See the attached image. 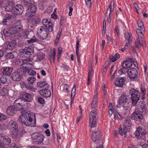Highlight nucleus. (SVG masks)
<instances>
[{
  "instance_id": "obj_1",
  "label": "nucleus",
  "mask_w": 148,
  "mask_h": 148,
  "mask_svg": "<svg viewBox=\"0 0 148 148\" xmlns=\"http://www.w3.org/2000/svg\"><path fill=\"white\" fill-rule=\"evenodd\" d=\"M18 120L20 123H24L27 126L33 127L36 125V118L34 114H30L29 112H23L19 117Z\"/></svg>"
},
{
  "instance_id": "obj_2",
  "label": "nucleus",
  "mask_w": 148,
  "mask_h": 148,
  "mask_svg": "<svg viewBox=\"0 0 148 148\" xmlns=\"http://www.w3.org/2000/svg\"><path fill=\"white\" fill-rule=\"evenodd\" d=\"M26 72L25 69L20 68L12 73L11 75L12 79L14 81H19L21 79L22 76L25 74Z\"/></svg>"
},
{
  "instance_id": "obj_3",
  "label": "nucleus",
  "mask_w": 148,
  "mask_h": 148,
  "mask_svg": "<svg viewBox=\"0 0 148 148\" xmlns=\"http://www.w3.org/2000/svg\"><path fill=\"white\" fill-rule=\"evenodd\" d=\"M98 117V113L96 111L93 110L90 112L89 116V124L91 127L96 126V121Z\"/></svg>"
},
{
  "instance_id": "obj_4",
  "label": "nucleus",
  "mask_w": 148,
  "mask_h": 148,
  "mask_svg": "<svg viewBox=\"0 0 148 148\" xmlns=\"http://www.w3.org/2000/svg\"><path fill=\"white\" fill-rule=\"evenodd\" d=\"M9 127L11 135L13 137L16 136L18 131L17 123L15 121H11L9 122Z\"/></svg>"
},
{
  "instance_id": "obj_5",
  "label": "nucleus",
  "mask_w": 148,
  "mask_h": 148,
  "mask_svg": "<svg viewBox=\"0 0 148 148\" xmlns=\"http://www.w3.org/2000/svg\"><path fill=\"white\" fill-rule=\"evenodd\" d=\"M130 94L131 95L132 103L133 106L136 105L140 97V95L138 91L134 88L130 91Z\"/></svg>"
},
{
  "instance_id": "obj_6",
  "label": "nucleus",
  "mask_w": 148,
  "mask_h": 148,
  "mask_svg": "<svg viewBox=\"0 0 148 148\" xmlns=\"http://www.w3.org/2000/svg\"><path fill=\"white\" fill-rule=\"evenodd\" d=\"M33 51V48L32 47H25L23 49L20 50V54L22 57L26 58L29 57L31 55V53Z\"/></svg>"
},
{
  "instance_id": "obj_7",
  "label": "nucleus",
  "mask_w": 148,
  "mask_h": 148,
  "mask_svg": "<svg viewBox=\"0 0 148 148\" xmlns=\"http://www.w3.org/2000/svg\"><path fill=\"white\" fill-rule=\"evenodd\" d=\"M32 138L34 142L37 144H41L44 140V136L42 134L35 133L32 135Z\"/></svg>"
},
{
  "instance_id": "obj_8",
  "label": "nucleus",
  "mask_w": 148,
  "mask_h": 148,
  "mask_svg": "<svg viewBox=\"0 0 148 148\" xmlns=\"http://www.w3.org/2000/svg\"><path fill=\"white\" fill-rule=\"evenodd\" d=\"M37 32L39 38L43 40L47 38L48 32L44 27H40L38 28Z\"/></svg>"
},
{
  "instance_id": "obj_9",
  "label": "nucleus",
  "mask_w": 148,
  "mask_h": 148,
  "mask_svg": "<svg viewBox=\"0 0 148 148\" xmlns=\"http://www.w3.org/2000/svg\"><path fill=\"white\" fill-rule=\"evenodd\" d=\"M24 100L21 99H16L14 103V105L15 108L16 110H20L23 108L24 105Z\"/></svg>"
},
{
  "instance_id": "obj_10",
  "label": "nucleus",
  "mask_w": 148,
  "mask_h": 148,
  "mask_svg": "<svg viewBox=\"0 0 148 148\" xmlns=\"http://www.w3.org/2000/svg\"><path fill=\"white\" fill-rule=\"evenodd\" d=\"M127 97L124 95H122L118 101V104L116 106L117 107H120L121 106L127 105L129 101Z\"/></svg>"
},
{
  "instance_id": "obj_11",
  "label": "nucleus",
  "mask_w": 148,
  "mask_h": 148,
  "mask_svg": "<svg viewBox=\"0 0 148 148\" xmlns=\"http://www.w3.org/2000/svg\"><path fill=\"white\" fill-rule=\"evenodd\" d=\"M43 25L48 29L50 32H52L53 30V25L52 23L50 22V19L47 18L43 19L42 20Z\"/></svg>"
},
{
  "instance_id": "obj_12",
  "label": "nucleus",
  "mask_w": 148,
  "mask_h": 148,
  "mask_svg": "<svg viewBox=\"0 0 148 148\" xmlns=\"http://www.w3.org/2000/svg\"><path fill=\"white\" fill-rule=\"evenodd\" d=\"M36 10V8L34 5H29L27 7V13L30 17H32L35 15Z\"/></svg>"
},
{
  "instance_id": "obj_13",
  "label": "nucleus",
  "mask_w": 148,
  "mask_h": 148,
  "mask_svg": "<svg viewBox=\"0 0 148 148\" xmlns=\"http://www.w3.org/2000/svg\"><path fill=\"white\" fill-rule=\"evenodd\" d=\"M96 130L92 134V139L93 142L98 143L99 142V139L100 137L101 132L99 130Z\"/></svg>"
},
{
  "instance_id": "obj_14",
  "label": "nucleus",
  "mask_w": 148,
  "mask_h": 148,
  "mask_svg": "<svg viewBox=\"0 0 148 148\" xmlns=\"http://www.w3.org/2000/svg\"><path fill=\"white\" fill-rule=\"evenodd\" d=\"M128 76L131 79H133L136 77L138 73L137 69L135 68H131L129 69L127 71Z\"/></svg>"
},
{
  "instance_id": "obj_15",
  "label": "nucleus",
  "mask_w": 148,
  "mask_h": 148,
  "mask_svg": "<svg viewBox=\"0 0 148 148\" xmlns=\"http://www.w3.org/2000/svg\"><path fill=\"white\" fill-rule=\"evenodd\" d=\"M142 115V114H141L139 113L137 109L135 110L134 112L131 115V118L132 119L140 121L142 120L143 118Z\"/></svg>"
},
{
  "instance_id": "obj_16",
  "label": "nucleus",
  "mask_w": 148,
  "mask_h": 148,
  "mask_svg": "<svg viewBox=\"0 0 148 148\" xmlns=\"http://www.w3.org/2000/svg\"><path fill=\"white\" fill-rule=\"evenodd\" d=\"M125 77H119L116 78L114 82L115 85L116 86L122 87L126 81Z\"/></svg>"
},
{
  "instance_id": "obj_17",
  "label": "nucleus",
  "mask_w": 148,
  "mask_h": 148,
  "mask_svg": "<svg viewBox=\"0 0 148 148\" xmlns=\"http://www.w3.org/2000/svg\"><path fill=\"white\" fill-rule=\"evenodd\" d=\"M16 45V42L15 41H13L10 42H7L4 45L5 50H12L14 48Z\"/></svg>"
},
{
  "instance_id": "obj_18",
  "label": "nucleus",
  "mask_w": 148,
  "mask_h": 148,
  "mask_svg": "<svg viewBox=\"0 0 148 148\" xmlns=\"http://www.w3.org/2000/svg\"><path fill=\"white\" fill-rule=\"evenodd\" d=\"M138 107L140 111L142 112V114H145L147 111V108L144 101L140 102L138 105Z\"/></svg>"
},
{
  "instance_id": "obj_19",
  "label": "nucleus",
  "mask_w": 148,
  "mask_h": 148,
  "mask_svg": "<svg viewBox=\"0 0 148 148\" xmlns=\"http://www.w3.org/2000/svg\"><path fill=\"white\" fill-rule=\"evenodd\" d=\"M24 8L23 6L21 5H16L14 8V14L16 15L21 14L23 12Z\"/></svg>"
},
{
  "instance_id": "obj_20",
  "label": "nucleus",
  "mask_w": 148,
  "mask_h": 148,
  "mask_svg": "<svg viewBox=\"0 0 148 148\" xmlns=\"http://www.w3.org/2000/svg\"><path fill=\"white\" fill-rule=\"evenodd\" d=\"M129 60H126L123 61L122 64V67L123 68L128 69L132 65V62L133 60L132 58H129Z\"/></svg>"
},
{
  "instance_id": "obj_21",
  "label": "nucleus",
  "mask_w": 148,
  "mask_h": 148,
  "mask_svg": "<svg viewBox=\"0 0 148 148\" xmlns=\"http://www.w3.org/2000/svg\"><path fill=\"white\" fill-rule=\"evenodd\" d=\"M39 92L40 94L44 97H49L51 95V92L47 89L40 90Z\"/></svg>"
},
{
  "instance_id": "obj_22",
  "label": "nucleus",
  "mask_w": 148,
  "mask_h": 148,
  "mask_svg": "<svg viewBox=\"0 0 148 148\" xmlns=\"http://www.w3.org/2000/svg\"><path fill=\"white\" fill-rule=\"evenodd\" d=\"M124 35L126 39H127V41L126 42V44L125 46V48L126 49L130 46V43L132 41V39L131 38V35L130 33H128L125 34Z\"/></svg>"
},
{
  "instance_id": "obj_23",
  "label": "nucleus",
  "mask_w": 148,
  "mask_h": 148,
  "mask_svg": "<svg viewBox=\"0 0 148 148\" xmlns=\"http://www.w3.org/2000/svg\"><path fill=\"white\" fill-rule=\"evenodd\" d=\"M1 82L3 84H8L10 83L11 81L9 76L3 75L0 78Z\"/></svg>"
},
{
  "instance_id": "obj_24",
  "label": "nucleus",
  "mask_w": 148,
  "mask_h": 148,
  "mask_svg": "<svg viewBox=\"0 0 148 148\" xmlns=\"http://www.w3.org/2000/svg\"><path fill=\"white\" fill-rule=\"evenodd\" d=\"M145 129L142 127H139L137 129L135 132V135L136 136H139L140 135L143 136L145 134Z\"/></svg>"
},
{
  "instance_id": "obj_25",
  "label": "nucleus",
  "mask_w": 148,
  "mask_h": 148,
  "mask_svg": "<svg viewBox=\"0 0 148 148\" xmlns=\"http://www.w3.org/2000/svg\"><path fill=\"white\" fill-rule=\"evenodd\" d=\"M79 41L78 40H77L76 45V54L78 62L79 64L80 63V57L81 55L79 53Z\"/></svg>"
},
{
  "instance_id": "obj_26",
  "label": "nucleus",
  "mask_w": 148,
  "mask_h": 148,
  "mask_svg": "<svg viewBox=\"0 0 148 148\" xmlns=\"http://www.w3.org/2000/svg\"><path fill=\"white\" fill-rule=\"evenodd\" d=\"M18 32H19L22 30L23 26L21 21L19 20L17 21L14 24Z\"/></svg>"
},
{
  "instance_id": "obj_27",
  "label": "nucleus",
  "mask_w": 148,
  "mask_h": 148,
  "mask_svg": "<svg viewBox=\"0 0 148 148\" xmlns=\"http://www.w3.org/2000/svg\"><path fill=\"white\" fill-rule=\"evenodd\" d=\"M15 108L14 106H10L7 108L6 110L7 114L9 116L13 115L15 112Z\"/></svg>"
},
{
  "instance_id": "obj_28",
  "label": "nucleus",
  "mask_w": 148,
  "mask_h": 148,
  "mask_svg": "<svg viewBox=\"0 0 148 148\" xmlns=\"http://www.w3.org/2000/svg\"><path fill=\"white\" fill-rule=\"evenodd\" d=\"M36 80L35 78L33 76L30 77L27 79L25 82H23L22 85H30L32 84Z\"/></svg>"
},
{
  "instance_id": "obj_29",
  "label": "nucleus",
  "mask_w": 148,
  "mask_h": 148,
  "mask_svg": "<svg viewBox=\"0 0 148 148\" xmlns=\"http://www.w3.org/2000/svg\"><path fill=\"white\" fill-rule=\"evenodd\" d=\"M3 69V75L8 76L12 73L13 68L12 67H4Z\"/></svg>"
},
{
  "instance_id": "obj_30",
  "label": "nucleus",
  "mask_w": 148,
  "mask_h": 148,
  "mask_svg": "<svg viewBox=\"0 0 148 148\" xmlns=\"http://www.w3.org/2000/svg\"><path fill=\"white\" fill-rule=\"evenodd\" d=\"M129 127H126L125 126H123V129L121 127L119 128V132L121 135H125V137H126L127 132L129 131Z\"/></svg>"
},
{
  "instance_id": "obj_31",
  "label": "nucleus",
  "mask_w": 148,
  "mask_h": 148,
  "mask_svg": "<svg viewBox=\"0 0 148 148\" xmlns=\"http://www.w3.org/2000/svg\"><path fill=\"white\" fill-rule=\"evenodd\" d=\"M34 34L33 32L25 31L22 33V36L25 38H30L31 37V35H34Z\"/></svg>"
},
{
  "instance_id": "obj_32",
  "label": "nucleus",
  "mask_w": 148,
  "mask_h": 148,
  "mask_svg": "<svg viewBox=\"0 0 148 148\" xmlns=\"http://www.w3.org/2000/svg\"><path fill=\"white\" fill-rule=\"evenodd\" d=\"M22 97L23 98L21 99H24V102L30 101H31L32 96L30 94L25 92L22 94Z\"/></svg>"
},
{
  "instance_id": "obj_33",
  "label": "nucleus",
  "mask_w": 148,
  "mask_h": 148,
  "mask_svg": "<svg viewBox=\"0 0 148 148\" xmlns=\"http://www.w3.org/2000/svg\"><path fill=\"white\" fill-rule=\"evenodd\" d=\"M140 38H138L135 42V45L138 48H139L141 45H142L143 44V38H142L141 40Z\"/></svg>"
},
{
  "instance_id": "obj_34",
  "label": "nucleus",
  "mask_w": 148,
  "mask_h": 148,
  "mask_svg": "<svg viewBox=\"0 0 148 148\" xmlns=\"http://www.w3.org/2000/svg\"><path fill=\"white\" fill-rule=\"evenodd\" d=\"M5 10L8 12L11 11L13 9V3L12 2H8L5 7Z\"/></svg>"
},
{
  "instance_id": "obj_35",
  "label": "nucleus",
  "mask_w": 148,
  "mask_h": 148,
  "mask_svg": "<svg viewBox=\"0 0 148 148\" xmlns=\"http://www.w3.org/2000/svg\"><path fill=\"white\" fill-rule=\"evenodd\" d=\"M8 30L10 32V33L12 34H14L18 32L14 24L11 25L8 28Z\"/></svg>"
},
{
  "instance_id": "obj_36",
  "label": "nucleus",
  "mask_w": 148,
  "mask_h": 148,
  "mask_svg": "<svg viewBox=\"0 0 148 148\" xmlns=\"http://www.w3.org/2000/svg\"><path fill=\"white\" fill-rule=\"evenodd\" d=\"M37 86L40 88L45 87V88H47L49 87V85L45 81H41L37 83Z\"/></svg>"
},
{
  "instance_id": "obj_37",
  "label": "nucleus",
  "mask_w": 148,
  "mask_h": 148,
  "mask_svg": "<svg viewBox=\"0 0 148 148\" xmlns=\"http://www.w3.org/2000/svg\"><path fill=\"white\" fill-rule=\"evenodd\" d=\"M114 3L113 1H112L110 3V5H109L108 9L107 10V12L106 13L107 14H110L111 12L112 11L114 8Z\"/></svg>"
},
{
  "instance_id": "obj_38",
  "label": "nucleus",
  "mask_w": 148,
  "mask_h": 148,
  "mask_svg": "<svg viewBox=\"0 0 148 148\" xmlns=\"http://www.w3.org/2000/svg\"><path fill=\"white\" fill-rule=\"evenodd\" d=\"M120 57L119 54L116 53L114 56H110V62H114L117 60Z\"/></svg>"
},
{
  "instance_id": "obj_39",
  "label": "nucleus",
  "mask_w": 148,
  "mask_h": 148,
  "mask_svg": "<svg viewBox=\"0 0 148 148\" xmlns=\"http://www.w3.org/2000/svg\"><path fill=\"white\" fill-rule=\"evenodd\" d=\"M97 96L94 95L93 99V101L91 104V107L93 109L97 106Z\"/></svg>"
},
{
  "instance_id": "obj_40",
  "label": "nucleus",
  "mask_w": 148,
  "mask_h": 148,
  "mask_svg": "<svg viewBox=\"0 0 148 148\" xmlns=\"http://www.w3.org/2000/svg\"><path fill=\"white\" fill-rule=\"evenodd\" d=\"M75 87L76 85L74 84L71 91V105L72 104L73 102V99L75 95L76 91Z\"/></svg>"
},
{
  "instance_id": "obj_41",
  "label": "nucleus",
  "mask_w": 148,
  "mask_h": 148,
  "mask_svg": "<svg viewBox=\"0 0 148 148\" xmlns=\"http://www.w3.org/2000/svg\"><path fill=\"white\" fill-rule=\"evenodd\" d=\"M144 31H143L141 29H137L136 30V32L138 36V38H140V39L141 40L142 38H143V32Z\"/></svg>"
},
{
  "instance_id": "obj_42",
  "label": "nucleus",
  "mask_w": 148,
  "mask_h": 148,
  "mask_svg": "<svg viewBox=\"0 0 148 148\" xmlns=\"http://www.w3.org/2000/svg\"><path fill=\"white\" fill-rule=\"evenodd\" d=\"M146 142V140L145 139H142L141 141L140 145L143 148H148V141H146L147 143Z\"/></svg>"
},
{
  "instance_id": "obj_43",
  "label": "nucleus",
  "mask_w": 148,
  "mask_h": 148,
  "mask_svg": "<svg viewBox=\"0 0 148 148\" xmlns=\"http://www.w3.org/2000/svg\"><path fill=\"white\" fill-rule=\"evenodd\" d=\"M23 86L31 91L35 92L36 89L30 85L25 84V85H23Z\"/></svg>"
},
{
  "instance_id": "obj_44",
  "label": "nucleus",
  "mask_w": 148,
  "mask_h": 148,
  "mask_svg": "<svg viewBox=\"0 0 148 148\" xmlns=\"http://www.w3.org/2000/svg\"><path fill=\"white\" fill-rule=\"evenodd\" d=\"M45 56V54L42 53H38L37 54V58L39 60H40L43 59L44 58Z\"/></svg>"
},
{
  "instance_id": "obj_45",
  "label": "nucleus",
  "mask_w": 148,
  "mask_h": 148,
  "mask_svg": "<svg viewBox=\"0 0 148 148\" xmlns=\"http://www.w3.org/2000/svg\"><path fill=\"white\" fill-rule=\"evenodd\" d=\"M29 25L31 28H33L36 25V21L35 19H32L29 22Z\"/></svg>"
},
{
  "instance_id": "obj_46",
  "label": "nucleus",
  "mask_w": 148,
  "mask_h": 148,
  "mask_svg": "<svg viewBox=\"0 0 148 148\" xmlns=\"http://www.w3.org/2000/svg\"><path fill=\"white\" fill-rule=\"evenodd\" d=\"M138 28L140 29H141L143 31L145 30V28L142 22L139 20L138 21Z\"/></svg>"
},
{
  "instance_id": "obj_47",
  "label": "nucleus",
  "mask_w": 148,
  "mask_h": 148,
  "mask_svg": "<svg viewBox=\"0 0 148 148\" xmlns=\"http://www.w3.org/2000/svg\"><path fill=\"white\" fill-rule=\"evenodd\" d=\"M62 31V30L61 29H59L58 31L55 40V44H57L58 43L59 39L60 37Z\"/></svg>"
},
{
  "instance_id": "obj_48",
  "label": "nucleus",
  "mask_w": 148,
  "mask_h": 148,
  "mask_svg": "<svg viewBox=\"0 0 148 148\" xmlns=\"http://www.w3.org/2000/svg\"><path fill=\"white\" fill-rule=\"evenodd\" d=\"M14 56L13 53H9L5 56V58L6 59H12L14 58Z\"/></svg>"
},
{
  "instance_id": "obj_49",
  "label": "nucleus",
  "mask_w": 148,
  "mask_h": 148,
  "mask_svg": "<svg viewBox=\"0 0 148 148\" xmlns=\"http://www.w3.org/2000/svg\"><path fill=\"white\" fill-rule=\"evenodd\" d=\"M56 55V52L55 50L54 49L53 51V55L52 53H51V55H50V61H53V62H54V59Z\"/></svg>"
},
{
  "instance_id": "obj_50",
  "label": "nucleus",
  "mask_w": 148,
  "mask_h": 148,
  "mask_svg": "<svg viewBox=\"0 0 148 148\" xmlns=\"http://www.w3.org/2000/svg\"><path fill=\"white\" fill-rule=\"evenodd\" d=\"M33 37L31 38V37L30 39V40H27V42L29 43H33L35 42H37L38 41V39L34 37V35H32Z\"/></svg>"
},
{
  "instance_id": "obj_51",
  "label": "nucleus",
  "mask_w": 148,
  "mask_h": 148,
  "mask_svg": "<svg viewBox=\"0 0 148 148\" xmlns=\"http://www.w3.org/2000/svg\"><path fill=\"white\" fill-rule=\"evenodd\" d=\"M131 125V123L130 121V120H126L125 121L123 126H125L126 127H130Z\"/></svg>"
},
{
  "instance_id": "obj_52",
  "label": "nucleus",
  "mask_w": 148,
  "mask_h": 148,
  "mask_svg": "<svg viewBox=\"0 0 148 148\" xmlns=\"http://www.w3.org/2000/svg\"><path fill=\"white\" fill-rule=\"evenodd\" d=\"M27 73L30 75L34 76L36 74V72L32 69H29L27 70Z\"/></svg>"
},
{
  "instance_id": "obj_53",
  "label": "nucleus",
  "mask_w": 148,
  "mask_h": 148,
  "mask_svg": "<svg viewBox=\"0 0 148 148\" xmlns=\"http://www.w3.org/2000/svg\"><path fill=\"white\" fill-rule=\"evenodd\" d=\"M86 4L88 8H90L91 5V0H85Z\"/></svg>"
},
{
  "instance_id": "obj_54",
  "label": "nucleus",
  "mask_w": 148,
  "mask_h": 148,
  "mask_svg": "<svg viewBox=\"0 0 148 148\" xmlns=\"http://www.w3.org/2000/svg\"><path fill=\"white\" fill-rule=\"evenodd\" d=\"M92 71L90 70H89L88 73V81H87V84L89 85L90 83V82L91 79V75Z\"/></svg>"
},
{
  "instance_id": "obj_55",
  "label": "nucleus",
  "mask_w": 148,
  "mask_h": 148,
  "mask_svg": "<svg viewBox=\"0 0 148 148\" xmlns=\"http://www.w3.org/2000/svg\"><path fill=\"white\" fill-rule=\"evenodd\" d=\"M6 129L5 125L4 124H0V131H3Z\"/></svg>"
},
{
  "instance_id": "obj_56",
  "label": "nucleus",
  "mask_w": 148,
  "mask_h": 148,
  "mask_svg": "<svg viewBox=\"0 0 148 148\" xmlns=\"http://www.w3.org/2000/svg\"><path fill=\"white\" fill-rule=\"evenodd\" d=\"M22 60H21L19 59H16L15 60V64L17 65H21L22 64L21 63Z\"/></svg>"
},
{
  "instance_id": "obj_57",
  "label": "nucleus",
  "mask_w": 148,
  "mask_h": 148,
  "mask_svg": "<svg viewBox=\"0 0 148 148\" xmlns=\"http://www.w3.org/2000/svg\"><path fill=\"white\" fill-rule=\"evenodd\" d=\"M62 50V48H58V60H59V59L60 58L61 56V52Z\"/></svg>"
},
{
  "instance_id": "obj_58",
  "label": "nucleus",
  "mask_w": 148,
  "mask_h": 148,
  "mask_svg": "<svg viewBox=\"0 0 148 148\" xmlns=\"http://www.w3.org/2000/svg\"><path fill=\"white\" fill-rule=\"evenodd\" d=\"M38 101L41 104H44L45 103L44 99L40 97L38 98Z\"/></svg>"
},
{
  "instance_id": "obj_59",
  "label": "nucleus",
  "mask_w": 148,
  "mask_h": 148,
  "mask_svg": "<svg viewBox=\"0 0 148 148\" xmlns=\"http://www.w3.org/2000/svg\"><path fill=\"white\" fill-rule=\"evenodd\" d=\"M6 118V117L5 115L0 113V121L5 120Z\"/></svg>"
},
{
  "instance_id": "obj_60",
  "label": "nucleus",
  "mask_w": 148,
  "mask_h": 148,
  "mask_svg": "<svg viewBox=\"0 0 148 148\" xmlns=\"http://www.w3.org/2000/svg\"><path fill=\"white\" fill-rule=\"evenodd\" d=\"M22 3L25 6L28 5V6L29 5H31L30 3H29L28 1L26 0L22 1Z\"/></svg>"
},
{
  "instance_id": "obj_61",
  "label": "nucleus",
  "mask_w": 148,
  "mask_h": 148,
  "mask_svg": "<svg viewBox=\"0 0 148 148\" xmlns=\"http://www.w3.org/2000/svg\"><path fill=\"white\" fill-rule=\"evenodd\" d=\"M114 116H115L119 119H120L121 116L119 113L115 110L114 112Z\"/></svg>"
},
{
  "instance_id": "obj_62",
  "label": "nucleus",
  "mask_w": 148,
  "mask_h": 148,
  "mask_svg": "<svg viewBox=\"0 0 148 148\" xmlns=\"http://www.w3.org/2000/svg\"><path fill=\"white\" fill-rule=\"evenodd\" d=\"M65 18L64 17L62 16H61L60 19V24L61 25H62L64 23V21Z\"/></svg>"
},
{
  "instance_id": "obj_63",
  "label": "nucleus",
  "mask_w": 148,
  "mask_h": 148,
  "mask_svg": "<svg viewBox=\"0 0 148 148\" xmlns=\"http://www.w3.org/2000/svg\"><path fill=\"white\" fill-rule=\"evenodd\" d=\"M45 133L47 136H50V132L49 130L47 129L45 131Z\"/></svg>"
},
{
  "instance_id": "obj_64",
  "label": "nucleus",
  "mask_w": 148,
  "mask_h": 148,
  "mask_svg": "<svg viewBox=\"0 0 148 148\" xmlns=\"http://www.w3.org/2000/svg\"><path fill=\"white\" fill-rule=\"evenodd\" d=\"M7 144L9 146L11 144V140L10 138H8L6 140Z\"/></svg>"
}]
</instances>
